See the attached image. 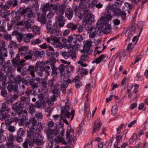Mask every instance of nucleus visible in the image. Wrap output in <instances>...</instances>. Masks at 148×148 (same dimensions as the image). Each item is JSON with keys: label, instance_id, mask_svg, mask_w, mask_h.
Instances as JSON below:
<instances>
[{"label": "nucleus", "instance_id": "38", "mask_svg": "<svg viewBox=\"0 0 148 148\" xmlns=\"http://www.w3.org/2000/svg\"><path fill=\"white\" fill-rule=\"evenodd\" d=\"M33 140H34V143L37 145H42L44 144V141L43 139H40V138H34Z\"/></svg>", "mask_w": 148, "mask_h": 148}, {"label": "nucleus", "instance_id": "64", "mask_svg": "<svg viewBox=\"0 0 148 148\" xmlns=\"http://www.w3.org/2000/svg\"><path fill=\"white\" fill-rule=\"evenodd\" d=\"M75 38L77 42H81L83 40V38L82 35L79 34L75 36Z\"/></svg>", "mask_w": 148, "mask_h": 148}, {"label": "nucleus", "instance_id": "58", "mask_svg": "<svg viewBox=\"0 0 148 148\" xmlns=\"http://www.w3.org/2000/svg\"><path fill=\"white\" fill-rule=\"evenodd\" d=\"M69 51L66 52V51H63L61 53L62 55L65 59H68L69 57Z\"/></svg>", "mask_w": 148, "mask_h": 148}, {"label": "nucleus", "instance_id": "7", "mask_svg": "<svg viewBox=\"0 0 148 148\" xmlns=\"http://www.w3.org/2000/svg\"><path fill=\"white\" fill-rule=\"evenodd\" d=\"M45 64V62H40L38 61L37 62L35 66V71H37L39 69V71L38 72V74L40 76L42 75V71L44 69V65Z\"/></svg>", "mask_w": 148, "mask_h": 148}, {"label": "nucleus", "instance_id": "42", "mask_svg": "<svg viewBox=\"0 0 148 148\" xmlns=\"http://www.w3.org/2000/svg\"><path fill=\"white\" fill-rule=\"evenodd\" d=\"M115 8H114V6L113 5H110L108 6L107 8V12L111 14L112 12H114V9Z\"/></svg>", "mask_w": 148, "mask_h": 148}, {"label": "nucleus", "instance_id": "16", "mask_svg": "<svg viewBox=\"0 0 148 148\" xmlns=\"http://www.w3.org/2000/svg\"><path fill=\"white\" fill-rule=\"evenodd\" d=\"M5 43H2V47H0V57L5 58L7 56V49L4 47Z\"/></svg>", "mask_w": 148, "mask_h": 148}, {"label": "nucleus", "instance_id": "48", "mask_svg": "<svg viewBox=\"0 0 148 148\" xmlns=\"http://www.w3.org/2000/svg\"><path fill=\"white\" fill-rule=\"evenodd\" d=\"M29 112L32 114H33L35 110V107L34 105L31 103L29 106Z\"/></svg>", "mask_w": 148, "mask_h": 148}, {"label": "nucleus", "instance_id": "43", "mask_svg": "<svg viewBox=\"0 0 148 148\" xmlns=\"http://www.w3.org/2000/svg\"><path fill=\"white\" fill-rule=\"evenodd\" d=\"M6 4L8 5H11L13 4V7H15L18 5L17 0H12L11 1H8Z\"/></svg>", "mask_w": 148, "mask_h": 148}, {"label": "nucleus", "instance_id": "12", "mask_svg": "<svg viewBox=\"0 0 148 148\" xmlns=\"http://www.w3.org/2000/svg\"><path fill=\"white\" fill-rule=\"evenodd\" d=\"M100 28L99 27L97 26L95 27H92L89 31L90 33L89 36L90 38H94L95 37L97 34L99 32L100 33Z\"/></svg>", "mask_w": 148, "mask_h": 148}, {"label": "nucleus", "instance_id": "57", "mask_svg": "<svg viewBox=\"0 0 148 148\" xmlns=\"http://www.w3.org/2000/svg\"><path fill=\"white\" fill-rule=\"evenodd\" d=\"M137 138V135L136 134L134 133L132 137L129 139V142L130 143H132L135 141V140Z\"/></svg>", "mask_w": 148, "mask_h": 148}, {"label": "nucleus", "instance_id": "39", "mask_svg": "<svg viewBox=\"0 0 148 148\" xmlns=\"http://www.w3.org/2000/svg\"><path fill=\"white\" fill-rule=\"evenodd\" d=\"M104 55H101L99 56L98 58H96L95 60H93L92 61V63H96L97 64H98L100 63L101 60H103L104 58Z\"/></svg>", "mask_w": 148, "mask_h": 148}, {"label": "nucleus", "instance_id": "46", "mask_svg": "<svg viewBox=\"0 0 148 148\" xmlns=\"http://www.w3.org/2000/svg\"><path fill=\"white\" fill-rule=\"evenodd\" d=\"M5 88L1 89V96L4 97H8V94L7 90L5 89Z\"/></svg>", "mask_w": 148, "mask_h": 148}, {"label": "nucleus", "instance_id": "53", "mask_svg": "<svg viewBox=\"0 0 148 148\" xmlns=\"http://www.w3.org/2000/svg\"><path fill=\"white\" fill-rule=\"evenodd\" d=\"M35 116L37 119L39 121H41L43 117L42 114L41 112H39L36 114Z\"/></svg>", "mask_w": 148, "mask_h": 148}, {"label": "nucleus", "instance_id": "28", "mask_svg": "<svg viewBox=\"0 0 148 148\" xmlns=\"http://www.w3.org/2000/svg\"><path fill=\"white\" fill-rule=\"evenodd\" d=\"M78 77H76L72 81V82L75 83V86L77 88H79L82 85L81 82L78 79Z\"/></svg>", "mask_w": 148, "mask_h": 148}, {"label": "nucleus", "instance_id": "63", "mask_svg": "<svg viewBox=\"0 0 148 148\" xmlns=\"http://www.w3.org/2000/svg\"><path fill=\"white\" fill-rule=\"evenodd\" d=\"M51 40L54 41V43H55V44L56 43H60V40L57 37H53L52 36H51Z\"/></svg>", "mask_w": 148, "mask_h": 148}, {"label": "nucleus", "instance_id": "23", "mask_svg": "<svg viewBox=\"0 0 148 148\" xmlns=\"http://www.w3.org/2000/svg\"><path fill=\"white\" fill-rule=\"evenodd\" d=\"M66 136L67 142H66L65 141H64L62 142V143L63 144L66 145L67 143H70L72 141V135L71 134L70 136V133L68 131H66Z\"/></svg>", "mask_w": 148, "mask_h": 148}, {"label": "nucleus", "instance_id": "9", "mask_svg": "<svg viewBox=\"0 0 148 148\" xmlns=\"http://www.w3.org/2000/svg\"><path fill=\"white\" fill-rule=\"evenodd\" d=\"M90 20H84L82 22V24L84 26L86 30L88 31L93 27L92 26V22L94 20V18L91 17Z\"/></svg>", "mask_w": 148, "mask_h": 148}, {"label": "nucleus", "instance_id": "56", "mask_svg": "<svg viewBox=\"0 0 148 148\" xmlns=\"http://www.w3.org/2000/svg\"><path fill=\"white\" fill-rule=\"evenodd\" d=\"M78 69L77 70V72H79V70H81V74H84L87 75L88 72V71L87 70L83 68H77Z\"/></svg>", "mask_w": 148, "mask_h": 148}, {"label": "nucleus", "instance_id": "18", "mask_svg": "<svg viewBox=\"0 0 148 148\" xmlns=\"http://www.w3.org/2000/svg\"><path fill=\"white\" fill-rule=\"evenodd\" d=\"M12 36H15L17 37V40L19 42H21L23 39L24 36L22 34L20 33L18 31L16 30H14L12 34Z\"/></svg>", "mask_w": 148, "mask_h": 148}, {"label": "nucleus", "instance_id": "41", "mask_svg": "<svg viewBox=\"0 0 148 148\" xmlns=\"http://www.w3.org/2000/svg\"><path fill=\"white\" fill-rule=\"evenodd\" d=\"M15 138V136L12 134L10 133L7 138V142H13Z\"/></svg>", "mask_w": 148, "mask_h": 148}, {"label": "nucleus", "instance_id": "5", "mask_svg": "<svg viewBox=\"0 0 148 148\" xmlns=\"http://www.w3.org/2000/svg\"><path fill=\"white\" fill-rule=\"evenodd\" d=\"M100 25V34L102 32H104L105 34H107L110 33L111 30V25L107 23V22H102V23L99 25Z\"/></svg>", "mask_w": 148, "mask_h": 148}, {"label": "nucleus", "instance_id": "47", "mask_svg": "<svg viewBox=\"0 0 148 148\" xmlns=\"http://www.w3.org/2000/svg\"><path fill=\"white\" fill-rule=\"evenodd\" d=\"M59 69L60 70V74L64 75H65V73L64 72L65 70V66L64 65L62 64L60 65L59 68Z\"/></svg>", "mask_w": 148, "mask_h": 148}, {"label": "nucleus", "instance_id": "25", "mask_svg": "<svg viewBox=\"0 0 148 148\" xmlns=\"http://www.w3.org/2000/svg\"><path fill=\"white\" fill-rule=\"evenodd\" d=\"M27 19V20L24 22L25 27L27 29L31 28L32 24H31L30 23H33L34 22V21L32 19H31V18Z\"/></svg>", "mask_w": 148, "mask_h": 148}, {"label": "nucleus", "instance_id": "44", "mask_svg": "<svg viewBox=\"0 0 148 148\" xmlns=\"http://www.w3.org/2000/svg\"><path fill=\"white\" fill-rule=\"evenodd\" d=\"M46 28L47 30V33L50 32L51 34L55 29L52 28V25L51 24H47L46 26Z\"/></svg>", "mask_w": 148, "mask_h": 148}, {"label": "nucleus", "instance_id": "19", "mask_svg": "<svg viewBox=\"0 0 148 148\" xmlns=\"http://www.w3.org/2000/svg\"><path fill=\"white\" fill-rule=\"evenodd\" d=\"M11 64L10 62H7L6 63H5L2 66V67L1 68V70L2 71H3L4 73L6 71L8 72V73L10 70V69L11 68Z\"/></svg>", "mask_w": 148, "mask_h": 148}, {"label": "nucleus", "instance_id": "29", "mask_svg": "<svg viewBox=\"0 0 148 148\" xmlns=\"http://www.w3.org/2000/svg\"><path fill=\"white\" fill-rule=\"evenodd\" d=\"M45 54V52L43 51H35L33 52V54L35 57L38 58L43 57Z\"/></svg>", "mask_w": 148, "mask_h": 148}, {"label": "nucleus", "instance_id": "6", "mask_svg": "<svg viewBox=\"0 0 148 148\" xmlns=\"http://www.w3.org/2000/svg\"><path fill=\"white\" fill-rule=\"evenodd\" d=\"M112 18V16L110 13L107 12L103 13V15L99 19L97 23V25H99L102 22H107L108 21L110 20Z\"/></svg>", "mask_w": 148, "mask_h": 148}, {"label": "nucleus", "instance_id": "20", "mask_svg": "<svg viewBox=\"0 0 148 148\" xmlns=\"http://www.w3.org/2000/svg\"><path fill=\"white\" fill-rule=\"evenodd\" d=\"M73 14V12L71 9L69 8L66 9L65 11V16L69 20L71 19Z\"/></svg>", "mask_w": 148, "mask_h": 148}, {"label": "nucleus", "instance_id": "35", "mask_svg": "<svg viewBox=\"0 0 148 148\" xmlns=\"http://www.w3.org/2000/svg\"><path fill=\"white\" fill-rule=\"evenodd\" d=\"M73 9L76 16H77L79 18H81L82 17V16L80 15H81L80 10H78V8L77 6L75 5L74 6Z\"/></svg>", "mask_w": 148, "mask_h": 148}, {"label": "nucleus", "instance_id": "51", "mask_svg": "<svg viewBox=\"0 0 148 148\" xmlns=\"http://www.w3.org/2000/svg\"><path fill=\"white\" fill-rule=\"evenodd\" d=\"M28 70L30 71V73L32 77L35 76L34 72V70L35 71V67L34 66H29Z\"/></svg>", "mask_w": 148, "mask_h": 148}, {"label": "nucleus", "instance_id": "27", "mask_svg": "<svg viewBox=\"0 0 148 148\" xmlns=\"http://www.w3.org/2000/svg\"><path fill=\"white\" fill-rule=\"evenodd\" d=\"M46 14L45 13H42L41 16L37 18L38 21L40 22L41 23L44 24L46 21V18L45 16Z\"/></svg>", "mask_w": 148, "mask_h": 148}, {"label": "nucleus", "instance_id": "34", "mask_svg": "<svg viewBox=\"0 0 148 148\" xmlns=\"http://www.w3.org/2000/svg\"><path fill=\"white\" fill-rule=\"evenodd\" d=\"M25 134L24 130L21 128H19L16 132V136L21 137H24Z\"/></svg>", "mask_w": 148, "mask_h": 148}, {"label": "nucleus", "instance_id": "2", "mask_svg": "<svg viewBox=\"0 0 148 148\" xmlns=\"http://www.w3.org/2000/svg\"><path fill=\"white\" fill-rule=\"evenodd\" d=\"M12 64L14 67L17 68V71L21 72L22 68L25 65L23 63L25 62L24 60H20L19 55L17 54L15 58H14L13 59L11 60Z\"/></svg>", "mask_w": 148, "mask_h": 148}, {"label": "nucleus", "instance_id": "54", "mask_svg": "<svg viewBox=\"0 0 148 148\" xmlns=\"http://www.w3.org/2000/svg\"><path fill=\"white\" fill-rule=\"evenodd\" d=\"M45 71L46 74L49 75L50 74L49 72L50 71V67L49 66H46L45 67H44L43 70L42 71V72L43 73V72Z\"/></svg>", "mask_w": 148, "mask_h": 148}, {"label": "nucleus", "instance_id": "17", "mask_svg": "<svg viewBox=\"0 0 148 148\" xmlns=\"http://www.w3.org/2000/svg\"><path fill=\"white\" fill-rule=\"evenodd\" d=\"M29 99L28 98L23 96L21 98L20 103L23 106V108H24L29 105Z\"/></svg>", "mask_w": 148, "mask_h": 148}, {"label": "nucleus", "instance_id": "45", "mask_svg": "<svg viewBox=\"0 0 148 148\" xmlns=\"http://www.w3.org/2000/svg\"><path fill=\"white\" fill-rule=\"evenodd\" d=\"M18 46V45L13 41H10L9 45V47H10V48H13L14 49L17 48Z\"/></svg>", "mask_w": 148, "mask_h": 148}, {"label": "nucleus", "instance_id": "15", "mask_svg": "<svg viewBox=\"0 0 148 148\" xmlns=\"http://www.w3.org/2000/svg\"><path fill=\"white\" fill-rule=\"evenodd\" d=\"M7 88L9 91L11 92L13 91L14 92H16L17 93L18 92V85L17 84H9L7 86Z\"/></svg>", "mask_w": 148, "mask_h": 148}, {"label": "nucleus", "instance_id": "55", "mask_svg": "<svg viewBox=\"0 0 148 148\" xmlns=\"http://www.w3.org/2000/svg\"><path fill=\"white\" fill-rule=\"evenodd\" d=\"M23 115L22 116V119L23 120H26L28 119L27 111L26 110V108L23 111L22 113Z\"/></svg>", "mask_w": 148, "mask_h": 148}, {"label": "nucleus", "instance_id": "36", "mask_svg": "<svg viewBox=\"0 0 148 148\" xmlns=\"http://www.w3.org/2000/svg\"><path fill=\"white\" fill-rule=\"evenodd\" d=\"M34 36L30 34H26V37L23 39L24 42L26 43H29L30 42L31 38H33Z\"/></svg>", "mask_w": 148, "mask_h": 148}, {"label": "nucleus", "instance_id": "10", "mask_svg": "<svg viewBox=\"0 0 148 148\" xmlns=\"http://www.w3.org/2000/svg\"><path fill=\"white\" fill-rule=\"evenodd\" d=\"M70 106L69 105L66 104L64 109L61 110V118L64 119L63 116L66 117L68 118H69L70 117L71 114L67 110L69 109Z\"/></svg>", "mask_w": 148, "mask_h": 148}, {"label": "nucleus", "instance_id": "21", "mask_svg": "<svg viewBox=\"0 0 148 148\" xmlns=\"http://www.w3.org/2000/svg\"><path fill=\"white\" fill-rule=\"evenodd\" d=\"M99 121L97 123H96V122H95L93 127V130L92 133L94 134L97 131L99 130L100 127L101 125V124L100 122V118L98 119Z\"/></svg>", "mask_w": 148, "mask_h": 148}, {"label": "nucleus", "instance_id": "60", "mask_svg": "<svg viewBox=\"0 0 148 148\" xmlns=\"http://www.w3.org/2000/svg\"><path fill=\"white\" fill-rule=\"evenodd\" d=\"M33 31L35 33L38 34H40V28L36 25H34L33 27Z\"/></svg>", "mask_w": 148, "mask_h": 148}, {"label": "nucleus", "instance_id": "52", "mask_svg": "<svg viewBox=\"0 0 148 148\" xmlns=\"http://www.w3.org/2000/svg\"><path fill=\"white\" fill-rule=\"evenodd\" d=\"M3 37L4 39L7 41L11 40L12 39L11 35L7 32L4 34Z\"/></svg>", "mask_w": 148, "mask_h": 148}, {"label": "nucleus", "instance_id": "62", "mask_svg": "<svg viewBox=\"0 0 148 148\" xmlns=\"http://www.w3.org/2000/svg\"><path fill=\"white\" fill-rule=\"evenodd\" d=\"M6 145L7 148H12L15 146V145L14 142H7Z\"/></svg>", "mask_w": 148, "mask_h": 148}, {"label": "nucleus", "instance_id": "37", "mask_svg": "<svg viewBox=\"0 0 148 148\" xmlns=\"http://www.w3.org/2000/svg\"><path fill=\"white\" fill-rule=\"evenodd\" d=\"M45 123H41V122H38L36 126V131L37 132H40L43 129V126L45 125Z\"/></svg>", "mask_w": 148, "mask_h": 148}, {"label": "nucleus", "instance_id": "8", "mask_svg": "<svg viewBox=\"0 0 148 148\" xmlns=\"http://www.w3.org/2000/svg\"><path fill=\"white\" fill-rule=\"evenodd\" d=\"M22 106L20 103L18 104L17 102H16L13 104L12 109L18 115H21L22 114L23 111Z\"/></svg>", "mask_w": 148, "mask_h": 148}, {"label": "nucleus", "instance_id": "11", "mask_svg": "<svg viewBox=\"0 0 148 148\" xmlns=\"http://www.w3.org/2000/svg\"><path fill=\"white\" fill-rule=\"evenodd\" d=\"M80 16H82L80 19L84 18V20H88L90 21L91 18H94V15L91 14L90 11L89 10H85L83 14L81 13Z\"/></svg>", "mask_w": 148, "mask_h": 148}, {"label": "nucleus", "instance_id": "30", "mask_svg": "<svg viewBox=\"0 0 148 148\" xmlns=\"http://www.w3.org/2000/svg\"><path fill=\"white\" fill-rule=\"evenodd\" d=\"M29 123L32 125V126L30 127L31 130H35V126L37 125V121L35 118H32L31 120H29Z\"/></svg>", "mask_w": 148, "mask_h": 148}, {"label": "nucleus", "instance_id": "24", "mask_svg": "<svg viewBox=\"0 0 148 148\" xmlns=\"http://www.w3.org/2000/svg\"><path fill=\"white\" fill-rule=\"evenodd\" d=\"M50 11L52 10H54L56 14H58L59 13L58 9L60 4H53L52 3H50Z\"/></svg>", "mask_w": 148, "mask_h": 148}, {"label": "nucleus", "instance_id": "4", "mask_svg": "<svg viewBox=\"0 0 148 148\" xmlns=\"http://www.w3.org/2000/svg\"><path fill=\"white\" fill-rule=\"evenodd\" d=\"M19 12L21 14H27L24 16L25 18L26 19L31 18L33 15L32 10L31 8L29 7L25 9L21 8L19 10Z\"/></svg>", "mask_w": 148, "mask_h": 148}, {"label": "nucleus", "instance_id": "33", "mask_svg": "<svg viewBox=\"0 0 148 148\" xmlns=\"http://www.w3.org/2000/svg\"><path fill=\"white\" fill-rule=\"evenodd\" d=\"M66 26L68 28L71 29L73 31L77 29L78 25L77 24L75 25L73 23H70L67 24Z\"/></svg>", "mask_w": 148, "mask_h": 148}, {"label": "nucleus", "instance_id": "49", "mask_svg": "<svg viewBox=\"0 0 148 148\" xmlns=\"http://www.w3.org/2000/svg\"><path fill=\"white\" fill-rule=\"evenodd\" d=\"M51 68L52 69L51 75L53 77H55L58 74V73L57 72V68L54 66H53Z\"/></svg>", "mask_w": 148, "mask_h": 148}, {"label": "nucleus", "instance_id": "32", "mask_svg": "<svg viewBox=\"0 0 148 148\" xmlns=\"http://www.w3.org/2000/svg\"><path fill=\"white\" fill-rule=\"evenodd\" d=\"M66 8V5L65 4H61L59 5L58 8L59 15H62L64 12Z\"/></svg>", "mask_w": 148, "mask_h": 148}, {"label": "nucleus", "instance_id": "40", "mask_svg": "<svg viewBox=\"0 0 148 148\" xmlns=\"http://www.w3.org/2000/svg\"><path fill=\"white\" fill-rule=\"evenodd\" d=\"M122 11L119 8H115L114 12L113 15L114 16H120L121 14V12Z\"/></svg>", "mask_w": 148, "mask_h": 148}, {"label": "nucleus", "instance_id": "22", "mask_svg": "<svg viewBox=\"0 0 148 148\" xmlns=\"http://www.w3.org/2000/svg\"><path fill=\"white\" fill-rule=\"evenodd\" d=\"M91 42L89 41H86V43L84 45V48H86L88 51L87 52V54H90L92 52V49H91Z\"/></svg>", "mask_w": 148, "mask_h": 148}, {"label": "nucleus", "instance_id": "59", "mask_svg": "<svg viewBox=\"0 0 148 148\" xmlns=\"http://www.w3.org/2000/svg\"><path fill=\"white\" fill-rule=\"evenodd\" d=\"M21 76L20 75H17L15 77L14 83H16L17 84H19L21 82Z\"/></svg>", "mask_w": 148, "mask_h": 148}, {"label": "nucleus", "instance_id": "1", "mask_svg": "<svg viewBox=\"0 0 148 148\" xmlns=\"http://www.w3.org/2000/svg\"><path fill=\"white\" fill-rule=\"evenodd\" d=\"M46 133L47 135V140L50 143L52 146L55 145L57 143H59L62 142L64 140L63 138L59 137L57 138H54L53 130H52L49 127L46 131Z\"/></svg>", "mask_w": 148, "mask_h": 148}, {"label": "nucleus", "instance_id": "3", "mask_svg": "<svg viewBox=\"0 0 148 148\" xmlns=\"http://www.w3.org/2000/svg\"><path fill=\"white\" fill-rule=\"evenodd\" d=\"M10 110L8 106L5 103H3L0 110V119L3 120L9 117V115L6 112Z\"/></svg>", "mask_w": 148, "mask_h": 148}, {"label": "nucleus", "instance_id": "14", "mask_svg": "<svg viewBox=\"0 0 148 148\" xmlns=\"http://www.w3.org/2000/svg\"><path fill=\"white\" fill-rule=\"evenodd\" d=\"M34 140L33 138H27L23 144V148H28V144L29 147L34 146Z\"/></svg>", "mask_w": 148, "mask_h": 148}, {"label": "nucleus", "instance_id": "31", "mask_svg": "<svg viewBox=\"0 0 148 148\" xmlns=\"http://www.w3.org/2000/svg\"><path fill=\"white\" fill-rule=\"evenodd\" d=\"M42 11L43 12V13H45L48 10H49L50 11V5L49 3H47L43 5L42 7L41 8Z\"/></svg>", "mask_w": 148, "mask_h": 148}, {"label": "nucleus", "instance_id": "13", "mask_svg": "<svg viewBox=\"0 0 148 148\" xmlns=\"http://www.w3.org/2000/svg\"><path fill=\"white\" fill-rule=\"evenodd\" d=\"M56 20L60 27H63L66 21L65 17L61 15H58L56 18Z\"/></svg>", "mask_w": 148, "mask_h": 148}, {"label": "nucleus", "instance_id": "50", "mask_svg": "<svg viewBox=\"0 0 148 148\" xmlns=\"http://www.w3.org/2000/svg\"><path fill=\"white\" fill-rule=\"evenodd\" d=\"M112 114L114 115L117 112V106L116 105H114L112 107L111 110Z\"/></svg>", "mask_w": 148, "mask_h": 148}, {"label": "nucleus", "instance_id": "26", "mask_svg": "<svg viewBox=\"0 0 148 148\" xmlns=\"http://www.w3.org/2000/svg\"><path fill=\"white\" fill-rule=\"evenodd\" d=\"M7 9L2 10L0 11V16L3 18H6L9 15L10 11L7 10Z\"/></svg>", "mask_w": 148, "mask_h": 148}, {"label": "nucleus", "instance_id": "61", "mask_svg": "<svg viewBox=\"0 0 148 148\" xmlns=\"http://www.w3.org/2000/svg\"><path fill=\"white\" fill-rule=\"evenodd\" d=\"M14 100L13 98H10L9 97H8L5 99V102L8 104H9L10 103H12Z\"/></svg>", "mask_w": 148, "mask_h": 148}]
</instances>
